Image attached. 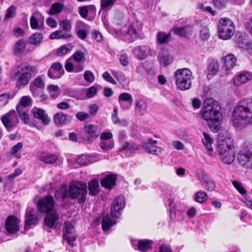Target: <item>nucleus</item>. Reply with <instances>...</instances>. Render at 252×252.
I'll return each instance as SVG.
<instances>
[{
  "label": "nucleus",
  "mask_w": 252,
  "mask_h": 252,
  "mask_svg": "<svg viewBox=\"0 0 252 252\" xmlns=\"http://www.w3.org/2000/svg\"><path fill=\"white\" fill-rule=\"evenodd\" d=\"M208 195L205 192L199 191L194 195V200L197 202L203 203L208 199Z\"/></svg>",
  "instance_id": "de8ad7c7"
},
{
  "label": "nucleus",
  "mask_w": 252,
  "mask_h": 252,
  "mask_svg": "<svg viewBox=\"0 0 252 252\" xmlns=\"http://www.w3.org/2000/svg\"><path fill=\"white\" fill-rule=\"evenodd\" d=\"M118 100L122 101H133V99L131 95L129 94L123 93L120 94Z\"/></svg>",
  "instance_id": "052dcab7"
},
{
  "label": "nucleus",
  "mask_w": 252,
  "mask_h": 252,
  "mask_svg": "<svg viewBox=\"0 0 252 252\" xmlns=\"http://www.w3.org/2000/svg\"><path fill=\"white\" fill-rule=\"evenodd\" d=\"M87 193V185L79 181H73L68 189V196L71 199H76L79 203H83L86 201Z\"/></svg>",
  "instance_id": "423d86ee"
},
{
  "label": "nucleus",
  "mask_w": 252,
  "mask_h": 252,
  "mask_svg": "<svg viewBox=\"0 0 252 252\" xmlns=\"http://www.w3.org/2000/svg\"><path fill=\"white\" fill-rule=\"evenodd\" d=\"M235 152L234 148L227 150L219 155L220 159L225 164H230L235 159Z\"/></svg>",
  "instance_id": "cd10ccee"
},
{
  "label": "nucleus",
  "mask_w": 252,
  "mask_h": 252,
  "mask_svg": "<svg viewBox=\"0 0 252 252\" xmlns=\"http://www.w3.org/2000/svg\"><path fill=\"white\" fill-rule=\"evenodd\" d=\"M6 229L9 233H15L19 231V220L17 218L10 216L8 217L6 220L5 223Z\"/></svg>",
  "instance_id": "4be33fe9"
},
{
  "label": "nucleus",
  "mask_w": 252,
  "mask_h": 252,
  "mask_svg": "<svg viewBox=\"0 0 252 252\" xmlns=\"http://www.w3.org/2000/svg\"><path fill=\"white\" fill-rule=\"evenodd\" d=\"M125 205V200L123 195H118L113 200L111 206V227L117 223V219L121 215V211Z\"/></svg>",
  "instance_id": "1a4fd4ad"
},
{
  "label": "nucleus",
  "mask_w": 252,
  "mask_h": 252,
  "mask_svg": "<svg viewBox=\"0 0 252 252\" xmlns=\"http://www.w3.org/2000/svg\"><path fill=\"white\" fill-rule=\"evenodd\" d=\"M90 161V158L87 155H82L77 159V163L81 165L87 164Z\"/></svg>",
  "instance_id": "13d9d810"
},
{
  "label": "nucleus",
  "mask_w": 252,
  "mask_h": 252,
  "mask_svg": "<svg viewBox=\"0 0 252 252\" xmlns=\"http://www.w3.org/2000/svg\"><path fill=\"white\" fill-rule=\"evenodd\" d=\"M158 61L161 65L164 66L170 64L173 61V58L168 53L164 54L163 51L160 52Z\"/></svg>",
  "instance_id": "72a5a7b5"
},
{
  "label": "nucleus",
  "mask_w": 252,
  "mask_h": 252,
  "mask_svg": "<svg viewBox=\"0 0 252 252\" xmlns=\"http://www.w3.org/2000/svg\"><path fill=\"white\" fill-rule=\"evenodd\" d=\"M63 4L60 2L53 3L48 13L50 15H55L61 12L63 8Z\"/></svg>",
  "instance_id": "a18cd8bd"
},
{
  "label": "nucleus",
  "mask_w": 252,
  "mask_h": 252,
  "mask_svg": "<svg viewBox=\"0 0 252 252\" xmlns=\"http://www.w3.org/2000/svg\"><path fill=\"white\" fill-rule=\"evenodd\" d=\"M131 245L136 250H139L141 252H145L152 249L153 244L152 240L143 239L141 240H131Z\"/></svg>",
  "instance_id": "f3484780"
},
{
  "label": "nucleus",
  "mask_w": 252,
  "mask_h": 252,
  "mask_svg": "<svg viewBox=\"0 0 252 252\" xmlns=\"http://www.w3.org/2000/svg\"><path fill=\"white\" fill-rule=\"evenodd\" d=\"M88 189L89 194L93 195H96L99 189L98 181L97 179H93L89 183Z\"/></svg>",
  "instance_id": "c9c22d12"
},
{
  "label": "nucleus",
  "mask_w": 252,
  "mask_h": 252,
  "mask_svg": "<svg viewBox=\"0 0 252 252\" xmlns=\"http://www.w3.org/2000/svg\"><path fill=\"white\" fill-rule=\"evenodd\" d=\"M19 115L15 110H11L0 117V120L6 130L12 131L17 127L19 123Z\"/></svg>",
  "instance_id": "9d476101"
},
{
  "label": "nucleus",
  "mask_w": 252,
  "mask_h": 252,
  "mask_svg": "<svg viewBox=\"0 0 252 252\" xmlns=\"http://www.w3.org/2000/svg\"><path fill=\"white\" fill-rule=\"evenodd\" d=\"M200 36L203 40H207L210 36L209 30L207 27H203L200 31Z\"/></svg>",
  "instance_id": "6e6d98bb"
},
{
  "label": "nucleus",
  "mask_w": 252,
  "mask_h": 252,
  "mask_svg": "<svg viewBox=\"0 0 252 252\" xmlns=\"http://www.w3.org/2000/svg\"><path fill=\"white\" fill-rule=\"evenodd\" d=\"M123 18V13L121 11H117L114 14V22L116 24H119Z\"/></svg>",
  "instance_id": "774afa93"
},
{
  "label": "nucleus",
  "mask_w": 252,
  "mask_h": 252,
  "mask_svg": "<svg viewBox=\"0 0 252 252\" xmlns=\"http://www.w3.org/2000/svg\"><path fill=\"white\" fill-rule=\"evenodd\" d=\"M12 97V96H10L8 94H3L0 95V108L5 106L8 103L9 98Z\"/></svg>",
  "instance_id": "603ef678"
},
{
  "label": "nucleus",
  "mask_w": 252,
  "mask_h": 252,
  "mask_svg": "<svg viewBox=\"0 0 252 252\" xmlns=\"http://www.w3.org/2000/svg\"><path fill=\"white\" fill-rule=\"evenodd\" d=\"M31 99L29 96H24L22 97L20 103L16 106V110L20 118L24 121L25 124H28L30 121L28 114L29 110L27 106L31 104Z\"/></svg>",
  "instance_id": "9b49d317"
},
{
  "label": "nucleus",
  "mask_w": 252,
  "mask_h": 252,
  "mask_svg": "<svg viewBox=\"0 0 252 252\" xmlns=\"http://www.w3.org/2000/svg\"><path fill=\"white\" fill-rule=\"evenodd\" d=\"M40 159L42 161L45 163L52 164L57 161L58 157L55 155L44 153H42Z\"/></svg>",
  "instance_id": "4c0bfd02"
},
{
  "label": "nucleus",
  "mask_w": 252,
  "mask_h": 252,
  "mask_svg": "<svg viewBox=\"0 0 252 252\" xmlns=\"http://www.w3.org/2000/svg\"><path fill=\"white\" fill-rule=\"evenodd\" d=\"M132 52L135 57L142 60L151 55V48L148 45H139L133 48Z\"/></svg>",
  "instance_id": "a211bd4d"
},
{
  "label": "nucleus",
  "mask_w": 252,
  "mask_h": 252,
  "mask_svg": "<svg viewBox=\"0 0 252 252\" xmlns=\"http://www.w3.org/2000/svg\"><path fill=\"white\" fill-rule=\"evenodd\" d=\"M44 22V16L38 11L34 12L30 18V25L32 29H41Z\"/></svg>",
  "instance_id": "aec40b11"
},
{
  "label": "nucleus",
  "mask_w": 252,
  "mask_h": 252,
  "mask_svg": "<svg viewBox=\"0 0 252 252\" xmlns=\"http://www.w3.org/2000/svg\"><path fill=\"white\" fill-rule=\"evenodd\" d=\"M55 202L51 195H47L41 198L37 203V207L39 211L47 213L44 219L45 224L49 228H54L59 220V215L54 211Z\"/></svg>",
  "instance_id": "7ed1b4c3"
},
{
  "label": "nucleus",
  "mask_w": 252,
  "mask_h": 252,
  "mask_svg": "<svg viewBox=\"0 0 252 252\" xmlns=\"http://www.w3.org/2000/svg\"><path fill=\"white\" fill-rule=\"evenodd\" d=\"M234 148L233 140L229 135L224 136L222 133H219L217 144V151L219 155Z\"/></svg>",
  "instance_id": "f8f14e48"
},
{
  "label": "nucleus",
  "mask_w": 252,
  "mask_h": 252,
  "mask_svg": "<svg viewBox=\"0 0 252 252\" xmlns=\"http://www.w3.org/2000/svg\"><path fill=\"white\" fill-rule=\"evenodd\" d=\"M70 58L76 63L77 64H84L83 63L86 60L85 55L84 53L81 51H76Z\"/></svg>",
  "instance_id": "e433bc0d"
},
{
  "label": "nucleus",
  "mask_w": 252,
  "mask_h": 252,
  "mask_svg": "<svg viewBox=\"0 0 252 252\" xmlns=\"http://www.w3.org/2000/svg\"><path fill=\"white\" fill-rule=\"evenodd\" d=\"M68 195V190L66 185H63L55 192V197L58 200H63Z\"/></svg>",
  "instance_id": "f704fd0d"
},
{
  "label": "nucleus",
  "mask_w": 252,
  "mask_h": 252,
  "mask_svg": "<svg viewBox=\"0 0 252 252\" xmlns=\"http://www.w3.org/2000/svg\"><path fill=\"white\" fill-rule=\"evenodd\" d=\"M64 238L67 241L68 244L73 247L74 241L76 239V235L75 233V229L70 221H66L64 223V227L63 229Z\"/></svg>",
  "instance_id": "4468645a"
},
{
  "label": "nucleus",
  "mask_w": 252,
  "mask_h": 252,
  "mask_svg": "<svg viewBox=\"0 0 252 252\" xmlns=\"http://www.w3.org/2000/svg\"><path fill=\"white\" fill-rule=\"evenodd\" d=\"M72 49V46L71 44H65L61 46L57 49L56 54L57 56L61 57L63 56L67 52L71 51Z\"/></svg>",
  "instance_id": "37998d69"
},
{
  "label": "nucleus",
  "mask_w": 252,
  "mask_h": 252,
  "mask_svg": "<svg viewBox=\"0 0 252 252\" xmlns=\"http://www.w3.org/2000/svg\"><path fill=\"white\" fill-rule=\"evenodd\" d=\"M223 63L222 69L226 75H228L236 65L237 60L232 54H229L221 59Z\"/></svg>",
  "instance_id": "2eb2a0df"
},
{
  "label": "nucleus",
  "mask_w": 252,
  "mask_h": 252,
  "mask_svg": "<svg viewBox=\"0 0 252 252\" xmlns=\"http://www.w3.org/2000/svg\"><path fill=\"white\" fill-rule=\"evenodd\" d=\"M35 210L31 208H28L25 215V229H29L31 225L34 224L37 221V218L34 216Z\"/></svg>",
  "instance_id": "b1692460"
},
{
  "label": "nucleus",
  "mask_w": 252,
  "mask_h": 252,
  "mask_svg": "<svg viewBox=\"0 0 252 252\" xmlns=\"http://www.w3.org/2000/svg\"><path fill=\"white\" fill-rule=\"evenodd\" d=\"M69 102V100H67L66 101H65L61 102L57 105V107L58 109L61 110L68 109L70 107V105Z\"/></svg>",
  "instance_id": "e2e57ef3"
},
{
  "label": "nucleus",
  "mask_w": 252,
  "mask_h": 252,
  "mask_svg": "<svg viewBox=\"0 0 252 252\" xmlns=\"http://www.w3.org/2000/svg\"><path fill=\"white\" fill-rule=\"evenodd\" d=\"M188 27H175L171 30V31L173 32L174 33L180 36H185L189 32Z\"/></svg>",
  "instance_id": "09e8293b"
},
{
  "label": "nucleus",
  "mask_w": 252,
  "mask_h": 252,
  "mask_svg": "<svg viewBox=\"0 0 252 252\" xmlns=\"http://www.w3.org/2000/svg\"><path fill=\"white\" fill-rule=\"evenodd\" d=\"M170 32L166 34L164 32H159L157 35V42L158 44H164L167 43L169 41Z\"/></svg>",
  "instance_id": "c03bdc74"
},
{
  "label": "nucleus",
  "mask_w": 252,
  "mask_h": 252,
  "mask_svg": "<svg viewBox=\"0 0 252 252\" xmlns=\"http://www.w3.org/2000/svg\"><path fill=\"white\" fill-rule=\"evenodd\" d=\"M85 80L89 82H93L94 80V76L93 73L89 70L86 71L84 74Z\"/></svg>",
  "instance_id": "0e129e2a"
},
{
  "label": "nucleus",
  "mask_w": 252,
  "mask_h": 252,
  "mask_svg": "<svg viewBox=\"0 0 252 252\" xmlns=\"http://www.w3.org/2000/svg\"><path fill=\"white\" fill-rule=\"evenodd\" d=\"M60 25L63 29L62 30L67 32L70 33V31L71 28V22L68 20H64L61 21L60 22Z\"/></svg>",
  "instance_id": "5fc2aeb1"
},
{
  "label": "nucleus",
  "mask_w": 252,
  "mask_h": 252,
  "mask_svg": "<svg viewBox=\"0 0 252 252\" xmlns=\"http://www.w3.org/2000/svg\"><path fill=\"white\" fill-rule=\"evenodd\" d=\"M139 148L138 145L134 143H129L126 141L123 142L121 146V152L129 155L135 151L138 150Z\"/></svg>",
  "instance_id": "c756f323"
},
{
  "label": "nucleus",
  "mask_w": 252,
  "mask_h": 252,
  "mask_svg": "<svg viewBox=\"0 0 252 252\" xmlns=\"http://www.w3.org/2000/svg\"><path fill=\"white\" fill-rule=\"evenodd\" d=\"M112 120L115 124L126 126L127 125V122L126 119H120L118 117V112L116 108H114L112 115Z\"/></svg>",
  "instance_id": "ea45409f"
},
{
  "label": "nucleus",
  "mask_w": 252,
  "mask_h": 252,
  "mask_svg": "<svg viewBox=\"0 0 252 252\" xmlns=\"http://www.w3.org/2000/svg\"><path fill=\"white\" fill-rule=\"evenodd\" d=\"M54 121L57 125H63L68 123L70 119L67 115L62 112H59L54 115Z\"/></svg>",
  "instance_id": "7c9ffc66"
},
{
  "label": "nucleus",
  "mask_w": 252,
  "mask_h": 252,
  "mask_svg": "<svg viewBox=\"0 0 252 252\" xmlns=\"http://www.w3.org/2000/svg\"><path fill=\"white\" fill-rule=\"evenodd\" d=\"M31 86H34L38 88L43 89L44 87L45 84L41 77L38 76L34 79L33 84Z\"/></svg>",
  "instance_id": "680f3d73"
},
{
  "label": "nucleus",
  "mask_w": 252,
  "mask_h": 252,
  "mask_svg": "<svg viewBox=\"0 0 252 252\" xmlns=\"http://www.w3.org/2000/svg\"><path fill=\"white\" fill-rule=\"evenodd\" d=\"M219 37L223 40L230 38L234 34L235 26L233 22L228 18L220 19L218 25Z\"/></svg>",
  "instance_id": "6e6552de"
},
{
  "label": "nucleus",
  "mask_w": 252,
  "mask_h": 252,
  "mask_svg": "<svg viewBox=\"0 0 252 252\" xmlns=\"http://www.w3.org/2000/svg\"><path fill=\"white\" fill-rule=\"evenodd\" d=\"M157 142L152 139H149L147 142L143 143V148L145 151L155 155H159L161 153V149L157 145Z\"/></svg>",
  "instance_id": "412c9836"
},
{
  "label": "nucleus",
  "mask_w": 252,
  "mask_h": 252,
  "mask_svg": "<svg viewBox=\"0 0 252 252\" xmlns=\"http://www.w3.org/2000/svg\"><path fill=\"white\" fill-rule=\"evenodd\" d=\"M43 39L42 35L40 33L32 34L29 39V43L35 46L38 45Z\"/></svg>",
  "instance_id": "a19ab883"
},
{
  "label": "nucleus",
  "mask_w": 252,
  "mask_h": 252,
  "mask_svg": "<svg viewBox=\"0 0 252 252\" xmlns=\"http://www.w3.org/2000/svg\"><path fill=\"white\" fill-rule=\"evenodd\" d=\"M200 181L202 186L205 189L211 191L215 189V183L207 175H202L200 177Z\"/></svg>",
  "instance_id": "bb28decb"
},
{
  "label": "nucleus",
  "mask_w": 252,
  "mask_h": 252,
  "mask_svg": "<svg viewBox=\"0 0 252 252\" xmlns=\"http://www.w3.org/2000/svg\"><path fill=\"white\" fill-rule=\"evenodd\" d=\"M70 33L64 31L63 30L57 31L53 32L50 35V38L51 39H60V38H68L71 37Z\"/></svg>",
  "instance_id": "58836bf2"
},
{
  "label": "nucleus",
  "mask_w": 252,
  "mask_h": 252,
  "mask_svg": "<svg viewBox=\"0 0 252 252\" xmlns=\"http://www.w3.org/2000/svg\"><path fill=\"white\" fill-rule=\"evenodd\" d=\"M203 134L204 136V138H202V142L204 146L207 150L208 154L211 156L212 155V154L213 153V149L212 146V143H213V140L211 137H210V136L208 133L204 132Z\"/></svg>",
  "instance_id": "473e14b6"
},
{
  "label": "nucleus",
  "mask_w": 252,
  "mask_h": 252,
  "mask_svg": "<svg viewBox=\"0 0 252 252\" xmlns=\"http://www.w3.org/2000/svg\"><path fill=\"white\" fill-rule=\"evenodd\" d=\"M37 72V69L34 66L23 63L17 66L14 73V79L19 86L25 85L29 83L32 73Z\"/></svg>",
  "instance_id": "20e7f679"
},
{
  "label": "nucleus",
  "mask_w": 252,
  "mask_h": 252,
  "mask_svg": "<svg viewBox=\"0 0 252 252\" xmlns=\"http://www.w3.org/2000/svg\"><path fill=\"white\" fill-rule=\"evenodd\" d=\"M232 184L235 189L241 194H245L247 192L246 190L244 188L243 185L239 182L234 181L232 182Z\"/></svg>",
  "instance_id": "4d7b16f0"
},
{
  "label": "nucleus",
  "mask_w": 252,
  "mask_h": 252,
  "mask_svg": "<svg viewBox=\"0 0 252 252\" xmlns=\"http://www.w3.org/2000/svg\"><path fill=\"white\" fill-rule=\"evenodd\" d=\"M202 118L206 121L210 129L218 132L220 128L222 115L221 108L213 99L206 100L201 111Z\"/></svg>",
  "instance_id": "f03ea898"
},
{
  "label": "nucleus",
  "mask_w": 252,
  "mask_h": 252,
  "mask_svg": "<svg viewBox=\"0 0 252 252\" xmlns=\"http://www.w3.org/2000/svg\"><path fill=\"white\" fill-rule=\"evenodd\" d=\"M101 131V128L97 126L86 124L84 127L83 132L85 135V139L89 143H92L93 140L99 135Z\"/></svg>",
  "instance_id": "ddd939ff"
},
{
  "label": "nucleus",
  "mask_w": 252,
  "mask_h": 252,
  "mask_svg": "<svg viewBox=\"0 0 252 252\" xmlns=\"http://www.w3.org/2000/svg\"><path fill=\"white\" fill-rule=\"evenodd\" d=\"M220 69V64L216 59H212L209 61L207 66L208 72L210 75H216Z\"/></svg>",
  "instance_id": "2f4dec72"
},
{
  "label": "nucleus",
  "mask_w": 252,
  "mask_h": 252,
  "mask_svg": "<svg viewBox=\"0 0 252 252\" xmlns=\"http://www.w3.org/2000/svg\"><path fill=\"white\" fill-rule=\"evenodd\" d=\"M101 224L103 231L108 234L110 228V216L108 214L103 216Z\"/></svg>",
  "instance_id": "79ce46f5"
},
{
  "label": "nucleus",
  "mask_w": 252,
  "mask_h": 252,
  "mask_svg": "<svg viewBox=\"0 0 252 252\" xmlns=\"http://www.w3.org/2000/svg\"><path fill=\"white\" fill-rule=\"evenodd\" d=\"M48 90L53 97H57L60 94L59 88L58 86L50 85L48 87Z\"/></svg>",
  "instance_id": "864d4df0"
},
{
  "label": "nucleus",
  "mask_w": 252,
  "mask_h": 252,
  "mask_svg": "<svg viewBox=\"0 0 252 252\" xmlns=\"http://www.w3.org/2000/svg\"><path fill=\"white\" fill-rule=\"evenodd\" d=\"M177 87L181 91L189 89L191 87L192 80L193 79L192 72L187 68L177 69L174 74Z\"/></svg>",
  "instance_id": "39448f33"
},
{
  "label": "nucleus",
  "mask_w": 252,
  "mask_h": 252,
  "mask_svg": "<svg viewBox=\"0 0 252 252\" xmlns=\"http://www.w3.org/2000/svg\"><path fill=\"white\" fill-rule=\"evenodd\" d=\"M110 6V0H101L100 9L99 13H102L101 20L104 26L109 32L110 28L108 21L109 10Z\"/></svg>",
  "instance_id": "dca6fc26"
},
{
  "label": "nucleus",
  "mask_w": 252,
  "mask_h": 252,
  "mask_svg": "<svg viewBox=\"0 0 252 252\" xmlns=\"http://www.w3.org/2000/svg\"><path fill=\"white\" fill-rule=\"evenodd\" d=\"M23 147V144L22 142H20L18 143L11 148L10 154L18 158H20L21 156L19 154H17V153L22 149Z\"/></svg>",
  "instance_id": "8fccbe9b"
},
{
  "label": "nucleus",
  "mask_w": 252,
  "mask_h": 252,
  "mask_svg": "<svg viewBox=\"0 0 252 252\" xmlns=\"http://www.w3.org/2000/svg\"><path fill=\"white\" fill-rule=\"evenodd\" d=\"M232 124L235 127L243 128L252 125V98L240 100L235 107L232 115Z\"/></svg>",
  "instance_id": "f257e3e1"
},
{
  "label": "nucleus",
  "mask_w": 252,
  "mask_h": 252,
  "mask_svg": "<svg viewBox=\"0 0 252 252\" xmlns=\"http://www.w3.org/2000/svg\"><path fill=\"white\" fill-rule=\"evenodd\" d=\"M72 61V60L70 58L65 61L64 67L67 72L77 73L81 72L84 69V64H79L74 65Z\"/></svg>",
  "instance_id": "c85d7f7f"
},
{
  "label": "nucleus",
  "mask_w": 252,
  "mask_h": 252,
  "mask_svg": "<svg viewBox=\"0 0 252 252\" xmlns=\"http://www.w3.org/2000/svg\"><path fill=\"white\" fill-rule=\"evenodd\" d=\"M137 23H132L129 25H126L121 30L114 29L112 34H115L118 37L122 38L123 40L128 42H132L138 36L139 29H136Z\"/></svg>",
  "instance_id": "0eeeda50"
},
{
  "label": "nucleus",
  "mask_w": 252,
  "mask_h": 252,
  "mask_svg": "<svg viewBox=\"0 0 252 252\" xmlns=\"http://www.w3.org/2000/svg\"><path fill=\"white\" fill-rule=\"evenodd\" d=\"M26 43L24 40H19L15 45L14 52L16 54L23 52L26 48Z\"/></svg>",
  "instance_id": "49530a36"
},
{
  "label": "nucleus",
  "mask_w": 252,
  "mask_h": 252,
  "mask_svg": "<svg viewBox=\"0 0 252 252\" xmlns=\"http://www.w3.org/2000/svg\"><path fill=\"white\" fill-rule=\"evenodd\" d=\"M252 79V73L248 71H244L236 74L233 78V84L236 86H240Z\"/></svg>",
  "instance_id": "5701e85b"
},
{
  "label": "nucleus",
  "mask_w": 252,
  "mask_h": 252,
  "mask_svg": "<svg viewBox=\"0 0 252 252\" xmlns=\"http://www.w3.org/2000/svg\"><path fill=\"white\" fill-rule=\"evenodd\" d=\"M238 160L243 166H249L252 164V151L248 148L241 150L238 155Z\"/></svg>",
  "instance_id": "6ab92c4d"
},
{
  "label": "nucleus",
  "mask_w": 252,
  "mask_h": 252,
  "mask_svg": "<svg viewBox=\"0 0 252 252\" xmlns=\"http://www.w3.org/2000/svg\"><path fill=\"white\" fill-rule=\"evenodd\" d=\"M147 102L143 99L136 100L135 103L134 113L136 116H142L147 110Z\"/></svg>",
  "instance_id": "a878e982"
},
{
  "label": "nucleus",
  "mask_w": 252,
  "mask_h": 252,
  "mask_svg": "<svg viewBox=\"0 0 252 252\" xmlns=\"http://www.w3.org/2000/svg\"><path fill=\"white\" fill-rule=\"evenodd\" d=\"M49 69H52L53 71H56V72L57 71L59 73H61L62 75H63L64 73L62 64L59 62L53 63Z\"/></svg>",
  "instance_id": "3c124183"
},
{
  "label": "nucleus",
  "mask_w": 252,
  "mask_h": 252,
  "mask_svg": "<svg viewBox=\"0 0 252 252\" xmlns=\"http://www.w3.org/2000/svg\"><path fill=\"white\" fill-rule=\"evenodd\" d=\"M100 184L102 187L107 189H110V174L107 175L101 181Z\"/></svg>",
  "instance_id": "bf43d9fd"
},
{
  "label": "nucleus",
  "mask_w": 252,
  "mask_h": 252,
  "mask_svg": "<svg viewBox=\"0 0 252 252\" xmlns=\"http://www.w3.org/2000/svg\"><path fill=\"white\" fill-rule=\"evenodd\" d=\"M16 8L14 6H11L8 8L7 10L5 16V18L6 19H9L14 16L15 14Z\"/></svg>",
  "instance_id": "69168bd1"
},
{
  "label": "nucleus",
  "mask_w": 252,
  "mask_h": 252,
  "mask_svg": "<svg viewBox=\"0 0 252 252\" xmlns=\"http://www.w3.org/2000/svg\"><path fill=\"white\" fill-rule=\"evenodd\" d=\"M48 75L50 78L55 79L60 78L63 75L61 73L56 71H53L52 69H49L48 71Z\"/></svg>",
  "instance_id": "338daca9"
},
{
  "label": "nucleus",
  "mask_w": 252,
  "mask_h": 252,
  "mask_svg": "<svg viewBox=\"0 0 252 252\" xmlns=\"http://www.w3.org/2000/svg\"><path fill=\"white\" fill-rule=\"evenodd\" d=\"M32 113L34 117L41 121L44 125L46 126L49 124L50 119L45 114L44 110L35 107L32 109Z\"/></svg>",
  "instance_id": "393cba45"
}]
</instances>
